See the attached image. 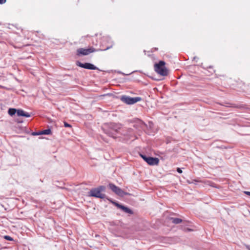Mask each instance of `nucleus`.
Wrapping results in <instances>:
<instances>
[{
    "instance_id": "1",
    "label": "nucleus",
    "mask_w": 250,
    "mask_h": 250,
    "mask_svg": "<svg viewBox=\"0 0 250 250\" xmlns=\"http://www.w3.org/2000/svg\"><path fill=\"white\" fill-rule=\"evenodd\" d=\"M105 187L104 186H100L96 188H92L88 192V196L94 197L101 199H104L105 197V195L102 192L104 191Z\"/></svg>"
},
{
    "instance_id": "2",
    "label": "nucleus",
    "mask_w": 250,
    "mask_h": 250,
    "mask_svg": "<svg viewBox=\"0 0 250 250\" xmlns=\"http://www.w3.org/2000/svg\"><path fill=\"white\" fill-rule=\"evenodd\" d=\"M166 62L161 61L154 64L155 71L160 75L166 76L168 75V70L165 66Z\"/></svg>"
},
{
    "instance_id": "3",
    "label": "nucleus",
    "mask_w": 250,
    "mask_h": 250,
    "mask_svg": "<svg viewBox=\"0 0 250 250\" xmlns=\"http://www.w3.org/2000/svg\"><path fill=\"white\" fill-rule=\"evenodd\" d=\"M121 100L124 103L127 104H132L141 101L142 100V98L139 97L132 98L125 95L121 97Z\"/></svg>"
},
{
    "instance_id": "4",
    "label": "nucleus",
    "mask_w": 250,
    "mask_h": 250,
    "mask_svg": "<svg viewBox=\"0 0 250 250\" xmlns=\"http://www.w3.org/2000/svg\"><path fill=\"white\" fill-rule=\"evenodd\" d=\"M97 51V50L96 49L92 47L87 49L80 48L77 50V55L79 56L87 55L91 53H93Z\"/></svg>"
},
{
    "instance_id": "5",
    "label": "nucleus",
    "mask_w": 250,
    "mask_h": 250,
    "mask_svg": "<svg viewBox=\"0 0 250 250\" xmlns=\"http://www.w3.org/2000/svg\"><path fill=\"white\" fill-rule=\"evenodd\" d=\"M109 187L113 192L120 196L123 197L124 195L128 194L127 193L124 192L121 188L113 184H109Z\"/></svg>"
},
{
    "instance_id": "6",
    "label": "nucleus",
    "mask_w": 250,
    "mask_h": 250,
    "mask_svg": "<svg viewBox=\"0 0 250 250\" xmlns=\"http://www.w3.org/2000/svg\"><path fill=\"white\" fill-rule=\"evenodd\" d=\"M141 156L149 165H158L159 164V160L157 158L147 157L143 155H141Z\"/></svg>"
},
{
    "instance_id": "7",
    "label": "nucleus",
    "mask_w": 250,
    "mask_h": 250,
    "mask_svg": "<svg viewBox=\"0 0 250 250\" xmlns=\"http://www.w3.org/2000/svg\"><path fill=\"white\" fill-rule=\"evenodd\" d=\"M76 64L77 66H78L79 67H81L82 68H83L85 69H89V70L97 69V67L95 66H94L93 64L90 63L86 62L84 63H83L80 62H76Z\"/></svg>"
},
{
    "instance_id": "8",
    "label": "nucleus",
    "mask_w": 250,
    "mask_h": 250,
    "mask_svg": "<svg viewBox=\"0 0 250 250\" xmlns=\"http://www.w3.org/2000/svg\"><path fill=\"white\" fill-rule=\"evenodd\" d=\"M114 204L118 208L122 209L124 212L129 214L133 213L132 210L128 208L125 207L123 205H120L118 203H115Z\"/></svg>"
},
{
    "instance_id": "9",
    "label": "nucleus",
    "mask_w": 250,
    "mask_h": 250,
    "mask_svg": "<svg viewBox=\"0 0 250 250\" xmlns=\"http://www.w3.org/2000/svg\"><path fill=\"white\" fill-rule=\"evenodd\" d=\"M17 115L19 116H23L25 117H30L31 116L30 114L28 112H25L22 109H18L17 112Z\"/></svg>"
},
{
    "instance_id": "10",
    "label": "nucleus",
    "mask_w": 250,
    "mask_h": 250,
    "mask_svg": "<svg viewBox=\"0 0 250 250\" xmlns=\"http://www.w3.org/2000/svg\"><path fill=\"white\" fill-rule=\"evenodd\" d=\"M17 112V110L15 108H9L8 113L10 115L13 116L15 115Z\"/></svg>"
},
{
    "instance_id": "11",
    "label": "nucleus",
    "mask_w": 250,
    "mask_h": 250,
    "mask_svg": "<svg viewBox=\"0 0 250 250\" xmlns=\"http://www.w3.org/2000/svg\"><path fill=\"white\" fill-rule=\"evenodd\" d=\"M171 219L172 222L175 224H179L182 222V219L177 218H172Z\"/></svg>"
},
{
    "instance_id": "12",
    "label": "nucleus",
    "mask_w": 250,
    "mask_h": 250,
    "mask_svg": "<svg viewBox=\"0 0 250 250\" xmlns=\"http://www.w3.org/2000/svg\"><path fill=\"white\" fill-rule=\"evenodd\" d=\"M51 133V130L50 129H45L44 130L41 132L39 133V134H45V135H49Z\"/></svg>"
},
{
    "instance_id": "13",
    "label": "nucleus",
    "mask_w": 250,
    "mask_h": 250,
    "mask_svg": "<svg viewBox=\"0 0 250 250\" xmlns=\"http://www.w3.org/2000/svg\"><path fill=\"white\" fill-rule=\"evenodd\" d=\"M111 128L113 130H114L116 132L118 131V129H119V127L117 126V125H111Z\"/></svg>"
},
{
    "instance_id": "14",
    "label": "nucleus",
    "mask_w": 250,
    "mask_h": 250,
    "mask_svg": "<svg viewBox=\"0 0 250 250\" xmlns=\"http://www.w3.org/2000/svg\"><path fill=\"white\" fill-rule=\"evenodd\" d=\"M4 239H5L7 240H9V241H13V239L11 237H10L8 235H5L4 237Z\"/></svg>"
},
{
    "instance_id": "15",
    "label": "nucleus",
    "mask_w": 250,
    "mask_h": 250,
    "mask_svg": "<svg viewBox=\"0 0 250 250\" xmlns=\"http://www.w3.org/2000/svg\"><path fill=\"white\" fill-rule=\"evenodd\" d=\"M64 126L66 127H71L72 126L71 125L68 124L67 123L64 122Z\"/></svg>"
},
{
    "instance_id": "16",
    "label": "nucleus",
    "mask_w": 250,
    "mask_h": 250,
    "mask_svg": "<svg viewBox=\"0 0 250 250\" xmlns=\"http://www.w3.org/2000/svg\"><path fill=\"white\" fill-rule=\"evenodd\" d=\"M6 0H0V4H4L6 2Z\"/></svg>"
},
{
    "instance_id": "17",
    "label": "nucleus",
    "mask_w": 250,
    "mask_h": 250,
    "mask_svg": "<svg viewBox=\"0 0 250 250\" xmlns=\"http://www.w3.org/2000/svg\"><path fill=\"white\" fill-rule=\"evenodd\" d=\"M177 171L178 173H182V170H181V169L180 168H177Z\"/></svg>"
},
{
    "instance_id": "18",
    "label": "nucleus",
    "mask_w": 250,
    "mask_h": 250,
    "mask_svg": "<svg viewBox=\"0 0 250 250\" xmlns=\"http://www.w3.org/2000/svg\"><path fill=\"white\" fill-rule=\"evenodd\" d=\"M245 193L247 194V195L250 196V192L246 191V192H245Z\"/></svg>"
},
{
    "instance_id": "19",
    "label": "nucleus",
    "mask_w": 250,
    "mask_h": 250,
    "mask_svg": "<svg viewBox=\"0 0 250 250\" xmlns=\"http://www.w3.org/2000/svg\"><path fill=\"white\" fill-rule=\"evenodd\" d=\"M38 134H39V133H33V135H38Z\"/></svg>"
},
{
    "instance_id": "20",
    "label": "nucleus",
    "mask_w": 250,
    "mask_h": 250,
    "mask_svg": "<svg viewBox=\"0 0 250 250\" xmlns=\"http://www.w3.org/2000/svg\"><path fill=\"white\" fill-rule=\"evenodd\" d=\"M188 231H191V230H192V229H188Z\"/></svg>"
}]
</instances>
